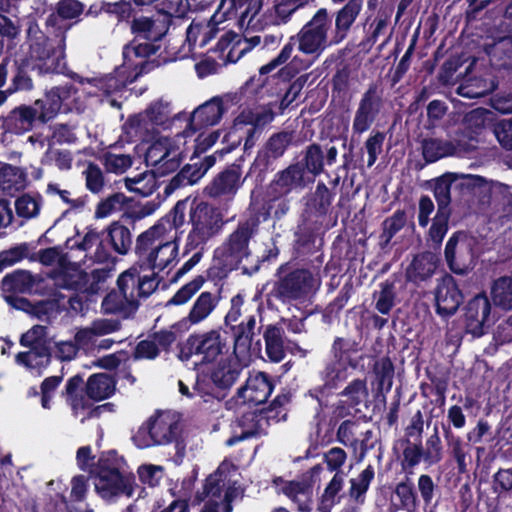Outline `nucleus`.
I'll return each instance as SVG.
<instances>
[{"mask_svg": "<svg viewBox=\"0 0 512 512\" xmlns=\"http://www.w3.org/2000/svg\"><path fill=\"white\" fill-rule=\"evenodd\" d=\"M362 7L363 0H348L333 14L326 8H319L299 32L291 36V42L278 60L286 59L296 42L301 53L314 58H318L327 48L339 45L348 37Z\"/></svg>", "mask_w": 512, "mask_h": 512, "instance_id": "1", "label": "nucleus"}, {"mask_svg": "<svg viewBox=\"0 0 512 512\" xmlns=\"http://www.w3.org/2000/svg\"><path fill=\"white\" fill-rule=\"evenodd\" d=\"M321 287L319 270L310 267H296L290 262L281 264L275 273L266 303L273 308L276 303L296 306L310 302Z\"/></svg>", "mask_w": 512, "mask_h": 512, "instance_id": "2", "label": "nucleus"}, {"mask_svg": "<svg viewBox=\"0 0 512 512\" xmlns=\"http://www.w3.org/2000/svg\"><path fill=\"white\" fill-rule=\"evenodd\" d=\"M77 93L72 85L53 87L43 98L35 101L34 106L21 105L14 108L4 120L5 128L17 135L31 131L37 123L46 124L63 109L70 110L66 102Z\"/></svg>", "mask_w": 512, "mask_h": 512, "instance_id": "3", "label": "nucleus"}, {"mask_svg": "<svg viewBox=\"0 0 512 512\" xmlns=\"http://www.w3.org/2000/svg\"><path fill=\"white\" fill-rule=\"evenodd\" d=\"M124 464V458L116 450H109L102 452L90 469L95 491L102 499L110 501L121 496H133L134 488L138 485L132 473L121 471Z\"/></svg>", "mask_w": 512, "mask_h": 512, "instance_id": "4", "label": "nucleus"}, {"mask_svg": "<svg viewBox=\"0 0 512 512\" xmlns=\"http://www.w3.org/2000/svg\"><path fill=\"white\" fill-rule=\"evenodd\" d=\"M135 14L129 23L132 39L123 46L126 55L153 56L161 49V42L167 35L175 12H169L164 4L157 16Z\"/></svg>", "mask_w": 512, "mask_h": 512, "instance_id": "5", "label": "nucleus"}, {"mask_svg": "<svg viewBox=\"0 0 512 512\" xmlns=\"http://www.w3.org/2000/svg\"><path fill=\"white\" fill-rule=\"evenodd\" d=\"M14 76L10 93L19 90H30L33 81L29 76L31 71L37 70L39 74L60 73L65 68V59L59 56L47 44V40H35L30 45L28 54L16 56L14 59Z\"/></svg>", "mask_w": 512, "mask_h": 512, "instance_id": "6", "label": "nucleus"}, {"mask_svg": "<svg viewBox=\"0 0 512 512\" xmlns=\"http://www.w3.org/2000/svg\"><path fill=\"white\" fill-rule=\"evenodd\" d=\"M291 42V37L288 42L283 46L279 54L271 59L267 64L263 65L259 69V76L250 77L240 89V93L247 99H262L265 95L275 92V88L283 87L286 84L292 82L297 78L299 72L303 69H307L310 63H306L298 57H294L287 65L282 67L276 75L271 77L267 76L270 72L276 69L278 66L287 62L290 59L295 46H298V42L293 44L289 56L282 60H278L282 54L284 48Z\"/></svg>", "mask_w": 512, "mask_h": 512, "instance_id": "7", "label": "nucleus"}, {"mask_svg": "<svg viewBox=\"0 0 512 512\" xmlns=\"http://www.w3.org/2000/svg\"><path fill=\"white\" fill-rule=\"evenodd\" d=\"M188 224L191 229L187 235L184 254L197 248L203 250L207 242L222 231L225 221L218 207L194 197L189 210Z\"/></svg>", "mask_w": 512, "mask_h": 512, "instance_id": "8", "label": "nucleus"}, {"mask_svg": "<svg viewBox=\"0 0 512 512\" xmlns=\"http://www.w3.org/2000/svg\"><path fill=\"white\" fill-rule=\"evenodd\" d=\"M165 229L160 224H155L142 232L136 239L135 253L138 256L140 270H164L176 258L178 247L173 242L159 243L158 240Z\"/></svg>", "mask_w": 512, "mask_h": 512, "instance_id": "9", "label": "nucleus"}, {"mask_svg": "<svg viewBox=\"0 0 512 512\" xmlns=\"http://www.w3.org/2000/svg\"><path fill=\"white\" fill-rule=\"evenodd\" d=\"M181 427L179 421L170 412L156 411L150 416L132 436V441L139 449L152 446L176 443L177 449L182 442Z\"/></svg>", "mask_w": 512, "mask_h": 512, "instance_id": "10", "label": "nucleus"}, {"mask_svg": "<svg viewBox=\"0 0 512 512\" xmlns=\"http://www.w3.org/2000/svg\"><path fill=\"white\" fill-rule=\"evenodd\" d=\"M482 253L481 240L467 231H456L448 239L444 257L448 268L457 275L473 270Z\"/></svg>", "mask_w": 512, "mask_h": 512, "instance_id": "11", "label": "nucleus"}, {"mask_svg": "<svg viewBox=\"0 0 512 512\" xmlns=\"http://www.w3.org/2000/svg\"><path fill=\"white\" fill-rule=\"evenodd\" d=\"M256 230L257 223L253 220L238 223L236 229L214 251V260L220 269L226 272L239 269L242 260L250 255L249 242Z\"/></svg>", "mask_w": 512, "mask_h": 512, "instance_id": "12", "label": "nucleus"}, {"mask_svg": "<svg viewBox=\"0 0 512 512\" xmlns=\"http://www.w3.org/2000/svg\"><path fill=\"white\" fill-rule=\"evenodd\" d=\"M84 11V5L78 0H60L56 5V12H52L46 19L47 35L36 37L47 40V44L65 59L66 34L72 27L68 20L78 18Z\"/></svg>", "mask_w": 512, "mask_h": 512, "instance_id": "13", "label": "nucleus"}, {"mask_svg": "<svg viewBox=\"0 0 512 512\" xmlns=\"http://www.w3.org/2000/svg\"><path fill=\"white\" fill-rule=\"evenodd\" d=\"M226 348L219 329L206 332L192 333L185 342L178 344L177 357L182 362H188L193 356L200 357L195 365L213 363Z\"/></svg>", "mask_w": 512, "mask_h": 512, "instance_id": "14", "label": "nucleus"}, {"mask_svg": "<svg viewBox=\"0 0 512 512\" xmlns=\"http://www.w3.org/2000/svg\"><path fill=\"white\" fill-rule=\"evenodd\" d=\"M323 244L316 222L305 219L297 225L294 232L292 257L310 265L314 270H320L324 261L321 251Z\"/></svg>", "mask_w": 512, "mask_h": 512, "instance_id": "15", "label": "nucleus"}, {"mask_svg": "<svg viewBox=\"0 0 512 512\" xmlns=\"http://www.w3.org/2000/svg\"><path fill=\"white\" fill-rule=\"evenodd\" d=\"M256 314H247L236 326H231L229 332L233 338V353L249 362L253 356L262 352L260 338L261 326H256Z\"/></svg>", "mask_w": 512, "mask_h": 512, "instance_id": "16", "label": "nucleus"}, {"mask_svg": "<svg viewBox=\"0 0 512 512\" xmlns=\"http://www.w3.org/2000/svg\"><path fill=\"white\" fill-rule=\"evenodd\" d=\"M464 330L473 337H481L495 323L492 303L485 292L478 293L463 307Z\"/></svg>", "mask_w": 512, "mask_h": 512, "instance_id": "17", "label": "nucleus"}, {"mask_svg": "<svg viewBox=\"0 0 512 512\" xmlns=\"http://www.w3.org/2000/svg\"><path fill=\"white\" fill-rule=\"evenodd\" d=\"M383 106L382 90L376 83L369 84L362 94L355 111L352 132L361 135L368 131L378 118Z\"/></svg>", "mask_w": 512, "mask_h": 512, "instance_id": "18", "label": "nucleus"}, {"mask_svg": "<svg viewBox=\"0 0 512 512\" xmlns=\"http://www.w3.org/2000/svg\"><path fill=\"white\" fill-rule=\"evenodd\" d=\"M433 294L435 313L442 319L453 316L464 300L462 290L450 274H445L437 280Z\"/></svg>", "mask_w": 512, "mask_h": 512, "instance_id": "19", "label": "nucleus"}, {"mask_svg": "<svg viewBox=\"0 0 512 512\" xmlns=\"http://www.w3.org/2000/svg\"><path fill=\"white\" fill-rule=\"evenodd\" d=\"M246 179L242 178V166L239 163L227 165L205 187V193L211 198H223L232 201Z\"/></svg>", "mask_w": 512, "mask_h": 512, "instance_id": "20", "label": "nucleus"}, {"mask_svg": "<svg viewBox=\"0 0 512 512\" xmlns=\"http://www.w3.org/2000/svg\"><path fill=\"white\" fill-rule=\"evenodd\" d=\"M306 186L304 168L300 163L290 164L278 171L269 184L268 194L273 200L281 199L293 191L304 189Z\"/></svg>", "mask_w": 512, "mask_h": 512, "instance_id": "21", "label": "nucleus"}, {"mask_svg": "<svg viewBox=\"0 0 512 512\" xmlns=\"http://www.w3.org/2000/svg\"><path fill=\"white\" fill-rule=\"evenodd\" d=\"M274 389V383L266 372L250 374L246 384L237 391L238 398L243 403L264 404Z\"/></svg>", "mask_w": 512, "mask_h": 512, "instance_id": "22", "label": "nucleus"}, {"mask_svg": "<svg viewBox=\"0 0 512 512\" xmlns=\"http://www.w3.org/2000/svg\"><path fill=\"white\" fill-rule=\"evenodd\" d=\"M246 363L247 361L234 354L229 355L213 367L210 379L220 390H228L239 378Z\"/></svg>", "mask_w": 512, "mask_h": 512, "instance_id": "23", "label": "nucleus"}, {"mask_svg": "<svg viewBox=\"0 0 512 512\" xmlns=\"http://www.w3.org/2000/svg\"><path fill=\"white\" fill-rule=\"evenodd\" d=\"M224 112L225 108L222 99L220 97H213L193 111L187 127L196 132L202 128L214 126L220 122Z\"/></svg>", "mask_w": 512, "mask_h": 512, "instance_id": "24", "label": "nucleus"}, {"mask_svg": "<svg viewBox=\"0 0 512 512\" xmlns=\"http://www.w3.org/2000/svg\"><path fill=\"white\" fill-rule=\"evenodd\" d=\"M438 259L431 251H424L414 256L405 270L406 280L419 286L428 281L435 274Z\"/></svg>", "mask_w": 512, "mask_h": 512, "instance_id": "25", "label": "nucleus"}, {"mask_svg": "<svg viewBox=\"0 0 512 512\" xmlns=\"http://www.w3.org/2000/svg\"><path fill=\"white\" fill-rule=\"evenodd\" d=\"M392 8L380 7L375 16L367 15L363 23L365 36L362 40L364 46L372 47L379 37L384 35L391 21Z\"/></svg>", "mask_w": 512, "mask_h": 512, "instance_id": "26", "label": "nucleus"}, {"mask_svg": "<svg viewBox=\"0 0 512 512\" xmlns=\"http://www.w3.org/2000/svg\"><path fill=\"white\" fill-rule=\"evenodd\" d=\"M117 380L107 373H94L85 383V395L92 401L99 402L112 397L116 391Z\"/></svg>", "mask_w": 512, "mask_h": 512, "instance_id": "27", "label": "nucleus"}, {"mask_svg": "<svg viewBox=\"0 0 512 512\" xmlns=\"http://www.w3.org/2000/svg\"><path fill=\"white\" fill-rule=\"evenodd\" d=\"M315 0H274L273 6L263 14L266 25H281L287 23L292 14Z\"/></svg>", "mask_w": 512, "mask_h": 512, "instance_id": "28", "label": "nucleus"}, {"mask_svg": "<svg viewBox=\"0 0 512 512\" xmlns=\"http://www.w3.org/2000/svg\"><path fill=\"white\" fill-rule=\"evenodd\" d=\"M285 331L281 324H268L264 326L263 340L266 355L271 362L280 363L286 357Z\"/></svg>", "mask_w": 512, "mask_h": 512, "instance_id": "29", "label": "nucleus"}, {"mask_svg": "<svg viewBox=\"0 0 512 512\" xmlns=\"http://www.w3.org/2000/svg\"><path fill=\"white\" fill-rule=\"evenodd\" d=\"M238 426L241 428V433L229 438L227 445L231 446L246 439L267 434V429L261 419V413H259L258 410L242 414L238 419Z\"/></svg>", "mask_w": 512, "mask_h": 512, "instance_id": "30", "label": "nucleus"}, {"mask_svg": "<svg viewBox=\"0 0 512 512\" xmlns=\"http://www.w3.org/2000/svg\"><path fill=\"white\" fill-rule=\"evenodd\" d=\"M361 350L360 342L352 337H335L331 345L332 360L357 368L359 360L356 357Z\"/></svg>", "mask_w": 512, "mask_h": 512, "instance_id": "31", "label": "nucleus"}, {"mask_svg": "<svg viewBox=\"0 0 512 512\" xmlns=\"http://www.w3.org/2000/svg\"><path fill=\"white\" fill-rule=\"evenodd\" d=\"M378 287L372 294L374 309L381 315H389L397 303V280L389 277Z\"/></svg>", "mask_w": 512, "mask_h": 512, "instance_id": "32", "label": "nucleus"}, {"mask_svg": "<svg viewBox=\"0 0 512 512\" xmlns=\"http://www.w3.org/2000/svg\"><path fill=\"white\" fill-rule=\"evenodd\" d=\"M398 450H401L399 456L401 471L406 475H412L414 468L423 462L422 443L396 440L393 451L397 452Z\"/></svg>", "mask_w": 512, "mask_h": 512, "instance_id": "33", "label": "nucleus"}, {"mask_svg": "<svg viewBox=\"0 0 512 512\" xmlns=\"http://www.w3.org/2000/svg\"><path fill=\"white\" fill-rule=\"evenodd\" d=\"M457 178V174L447 172L427 181V187L432 190L437 202V210L451 211V187Z\"/></svg>", "mask_w": 512, "mask_h": 512, "instance_id": "34", "label": "nucleus"}, {"mask_svg": "<svg viewBox=\"0 0 512 512\" xmlns=\"http://www.w3.org/2000/svg\"><path fill=\"white\" fill-rule=\"evenodd\" d=\"M491 64L497 69L512 70V35L494 39L486 48Z\"/></svg>", "mask_w": 512, "mask_h": 512, "instance_id": "35", "label": "nucleus"}, {"mask_svg": "<svg viewBox=\"0 0 512 512\" xmlns=\"http://www.w3.org/2000/svg\"><path fill=\"white\" fill-rule=\"evenodd\" d=\"M308 78V74L300 75L285 86L275 88V92H271L270 95L276 96V100L279 102L278 112L285 113L288 109L297 106V104L293 105V103L300 96Z\"/></svg>", "mask_w": 512, "mask_h": 512, "instance_id": "36", "label": "nucleus"}, {"mask_svg": "<svg viewBox=\"0 0 512 512\" xmlns=\"http://www.w3.org/2000/svg\"><path fill=\"white\" fill-rule=\"evenodd\" d=\"M126 224L122 219L112 222L105 237L111 250L120 255L127 254L132 246V235Z\"/></svg>", "mask_w": 512, "mask_h": 512, "instance_id": "37", "label": "nucleus"}, {"mask_svg": "<svg viewBox=\"0 0 512 512\" xmlns=\"http://www.w3.org/2000/svg\"><path fill=\"white\" fill-rule=\"evenodd\" d=\"M26 185L27 175L23 169L7 163L0 167V189L5 194L13 196L25 189Z\"/></svg>", "mask_w": 512, "mask_h": 512, "instance_id": "38", "label": "nucleus"}, {"mask_svg": "<svg viewBox=\"0 0 512 512\" xmlns=\"http://www.w3.org/2000/svg\"><path fill=\"white\" fill-rule=\"evenodd\" d=\"M95 7L96 5L90 6V14L97 15L99 12H104L111 16H115L118 22L130 23L135 14L139 13L132 0H119L116 2L101 1L99 3V9L94 11L93 9Z\"/></svg>", "mask_w": 512, "mask_h": 512, "instance_id": "39", "label": "nucleus"}, {"mask_svg": "<svg viewBox=\"0 0 512 512\" xmlns=\"http://www.w3.org/2000/svg\"><path fill=\"white\" fill-rule=\"evenodd\" d=\"M421 149L426 163H434L442 158L455 156L456 153L452 141L432 137L421 141Z\"/></svg>", "mask_w": 512, "mask_h": 512, "instance_id": "40", "label": "nucleus"}, {"mask_svg": "<svg viewBox=\"0 0 512 512\" xmlns=\"http://www.w3.org/2000/svg\"><path fill=\"white\" fill-rule=\"evenodd\" d=\"M124 71L128 73L129 80L135 82L139 77L150 73L159 66V61L149 60L150 56H139L134 54L126 55L122 49Z\"/></svg>", "mask_w": 512, "mask_h": 512, "instance_id": "41", "label": "nucleus"}, {"mask_svg": "<svg viewBox=\"0 0 512 512\" xmlns=\"http://www.w3.org/2000/svg\"><path fill=\"white\" fill-rule=\"evenodd\" d=\"M119 147L118 142L111 144L107 151L103 152L99 160L107 173L120 175L125 173L133 164V157L130 154L115 153Z\"/></svg>", "mask_w": 512, "mask_h": 512, "instance_id": "42", "label": "nucleus"}, {"mask_svg": "<svg viewBox=\"0 0 512 512\" xmlns=\"http://www.w3.org/2000/svg\"><path fill=\"white\" fill-rule=\"evenodd\" d=\"M128 80V73L124 71V63H122L121 66L115 69L113 74H108L92 81L105 96H110L123 91L129 84H132V81Z\"/></svg>", "mask_w": 512, "mask_h": 512, "instance_id": "43", "label": "nucleus"}, {"mask_svg": "<svg viewBox=\"0 0 512 512\" xmlns=\"http://www.w3.org/2000/svg\"><path fill=\"white\" fill-rule=\"evenodd\" d=\"M336 191H331L323 182H318L307 203L308 209L317 217H325L330 210Z\"/></svg>", "mask_w": 512, "mask_h": 512, "instance_id": "44", "label": "nucleus"}, {"mask_svg": "<svg viewBox=\"0 0 512 512\" xmlns=\"http://www.w3.org/2000/svg\"><path fill=\"white\" fill-rule=\"evenodd\" d=\"M34 283V278L29 271L18 269L3 277L2 290L11 293H25L32 289Z\"/></svg>", "mask_w": 512, "mask_h": 512, "instance_id": "45", "label": "nucleus"}, {"mask_svg": "<svg viewBox=\"0 0 512 512\" xmlns=\"http://www.w3.org/2000/svg\"><path fill=\"white\" fill-rule=\"evenodd\" d=\"M217 304L218 300L214 298L211 292H202L191 307L186 319L190 324H198L212 313Z\"/></svg>", "mask_w": 512, "mask_h": 512, "instance_id": "46", "label": "nucleus"}, {"mask_svg": "<svg viewBox=\"0 0 512 512\" xmlns=\"http://www.w3.org/2000/svg\"><path fill=\"white\" fill-rule=\"evenodd\" d=\"M276 159L272 158L267 152L260 149L252 162L244 179H253L256 186L262 185L269 171L274 170Z\"/></svg>", "mask_w": 512, "mask_h": 512, "instance_id": "47", "label": "nucleus"}, {"mask_svg": "<svg viewBox=\"0 0 512 512\" xmlns=\"http://www.w3.org/2000/svg\"><path fill=\"white\" fill-rule=\"evenodd\" d=\"M349 367L334 360L328 362L321 372V379L323 380L321 391L338 388L341 383L346 381Z\"/></svg>", "mask_w": 512, "mask_h": 512, "instance_id": "48", "label": "nucleus"}, {"mask_svg": "<svg viewBox=\"0 0 512 512\" xmlns=\"http://www.w3.org/2000/svg\"><path fill=\"white\" fill-rule=\"evenodd\" d=\"M491 296L495 306L505 310L512 309V277L496 279L491 287Z\"/></svg>", "mask_w": 512, "mask_h": 512, "instance_id": "49", "label": "nucleus"}, {"mask_svg": "<svg viewBox=\"0 0 512 512\" xmlns=\"http://www.w3.org/2000/svg\"><path fill=\"white\" fill-rule=\"evenodd\" d=\"M443 437L449 449L450 455L457 463L459 472L466 470V456L465 444L460 436L456 435L449 426H443Z\"/></svg>", "mask_w": 512, "mask_h": 512, "instance_id": "50", "label": "nucleus"}, {"mask_svg": "<svg viewBox=\"0 0 512 512\" xmlns=\"http://www.w3.org/2000/svg\"><path fill=\"white\" fill-rule=\"evenodd\" d=\"M294 137V131L283 130L273 133L264 144L262 150L277 160L284 155L288 147L292 144Z\"/></svg>", "mask_w": 512, "mask_h": 512, "instance_id": "51", "label": "nucleus"}, {"mask_svg": "<svg viewBox=\"0 0 512 512\" xmlns=\"http://www.w3.org/2000/svg\"><path fill=\"white\" fill-rule=\"evenodd\" d=\"M304 168V172L312 174L314 177L324 171V151L318 143H312L305 149L302 161L299 162Z\"/></svg>", "mask_w": 512, "mask_h": 512, "instance_id": "52", "label": "nucleus"}, {"mask_svg": "<svg viewBox=\"0 0 512 512\" xmlns=\"http://www.w3.org/2000/svg\"><path fill=\"white\" fill-rule=\"evenodd\" d=\"M409 476L406 475L402 481L397 483L394 493L400 501L401 508L408 512H413L418 508L419 500L414 483Z\"/></svg>", "mask_w": 512, "mask_h": 512, "instance_id": "53", "label": "nucleus"}, {"mask_svg": "<svg viewBox=\"0 0 512 512\" xmlns=\"http://www.w3.org/2000/svg\"><path fill=\"white\" fill-rule=\"evenodd\" d=\"M279 111L278 100H271L267 104L260 107L256 112H250L245 123L251 124L256 128L263 129L272 123L276 116L283 115Z\"/></svg>", "mask_w": 512, "mask_h": 512, "instance_id": "54", "label": "nucleus"}, {"mask_svg": "<svg viewBox=\"0 0 512 512\" xmlns=\"http://www.w3.org/2000/svg\"><path fill=\"white\" fill-rule=\"evenodd\" d=\"M375 477L374 467L368 465L356 478L350 479L349 496L357 503H363L371 482Z\"/></svg>", "mask_w": 512, "mask_h": 512, "instance_id": "55", "label": "nucleus"}, {"mask_svg": "<svg viewBox=\"0 0 512 512\" xmlns=\"http://www.w3.org/2000/svg\"><path fill=\"white\" fill-rule=\"evenodd\" d=\"M406 223L407 214L404 209H397L391 216L385 218L381 225V242L388 245L393 237L405 227Z\"/></svg>", "mask_w": 512, "mask_h": 512, "instance_id": "56", "label": "nucleus"}, {"mask_svg": "<svg viewBox=\"0 0 512 512\" xmlns=\"http://www.w3.org/2000/svg\"><path fill=\"white\" fill-rule=\"evenodd\" d=\"M43 198L39 193L31 195L25 193L15 201L16 214L20 218L31 219L40 213Z\"/></svg>", "mask_w": 512, "mask_h": 512, "instance_id": "57", "label": "nucleus"}, {"mask_svg": "<svg viewBox=\"0 0 512 512\" xmlns=\"http://www.w3.org/2000/svg\"><path fill=\"white\" fill-rule=\"evenodd\" d=\"M423 463L427 467L434 466L443 459V446L437 426L433 433L426 439L425 446L422 445Z\"/></svg>", "mask_w": 512, "mask_h": 512, "instance_id": "58", "label": "nucleus"}, {"mask_svg": "<svg viewBox=\"0 0 512 512\" xmlns=\"http://www.w3.org/2000/svg\"><path fill=\"white\" fill-rule=\"evenodd\" d=\"M125 186L130 192L147 197L155 192L158 188V183L153 174L145 172L134 178H125Z\"/></svg>", "mask_w": 512, "mask_h": 512, "instance_id": "59", "label": "nucleus"}, {"mask_svg": "<svg viewBox=\"0 0 512 512\" xmlns=\"http://www.w3.org/2000/svg\"><path fill=\"white\" fill-rule=\"evenodd\" d=\"M89 278V273L84 270L70 269L62 273L60 286L77 293L87 294Z\"/></svg>", "mask_w": 512, "mask_h": 512, "instance_id": "60", "label": "nucleus"}, {"mask_svg": "<svg viewBox=\"0 0 512 512\" xmlns=\"http://www.w3.org/2000/svg\"><path fill=\"white\" fill-rule=\"evenodd\" d=\"M137 281L138 269L136 267H131L118 276L117 287L124 301L130 302L135 299Z\"/></svg>", "mask_w": 512, "mask_h": 512, "instance_id": "61", "label": "nucleus"}, {"mask_svg": "<svg viewBox=\"0 0 512 512\" xmlns=\"http://www.w3.org/2000/svg\"><path fill=\"white\" fill-rule=\"evenodd\" d=\"M132 200L125 196L124 193L117 192L114 193L107 198L101 200L95 210L96 218H105L109 216L112 212L121 209L126 206Z\"/></svg>", "mask_w": 512, "mask_h": 512, "instance_id": "62", "label": "nucleus"}, {"mask_svg": "<svg viewBox=\"0 0 512 512\" xmlns=\"http://www.w3.org/2000/svg\"><path fill=\"white\" fill-rule=\"evenodd\" d=\"M85 187L92 194H99L105 186V176L98 164L89 162L83 171Z\"/></svg>", "mask_w": 512, "mask_h": 512, "instance_id": "63", "label": "nucleus"}, {"mask_svg": "<svg viewBox=\"0 0 512 512\" xmlns=\"http://www.w3.org/2000/svg\"><path fill=\"white\" fill-rule=\"evenodd\" d=\"M456 148L455 156H464L475 152L478 148V139L472 129H465L456 133V137L451 140Z\"/></svg>", "mask_w": 512, "mask_h": 512, "instance_id": "64", "label": "nucleus"}]
</instances>
